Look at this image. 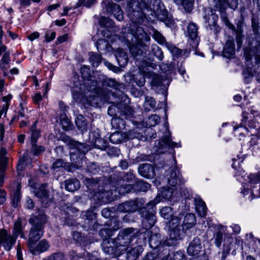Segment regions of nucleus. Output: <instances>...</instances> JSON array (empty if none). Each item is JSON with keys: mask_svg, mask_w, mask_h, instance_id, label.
Returning a JSON list of instances; mask_svg holds the SVG:
<instances>
[{"mask_svg": "<svg viewBox=\"0 0 260 260\" xmlns=\"http://www.w3.org/2000/svg\"><path fill=\"white\" fill-rule=\"evenodd\" d=\"M160 201V196H157L155 198L149 202L146 207H143L145 201L142 199H136L125 202L118 206V210L123 212H135L140 209V214L144 218L143 223L146 229L151 228L156 221L155 216L156 211L155 206Z\"/></svg>", "mask_w": 260, "mask_h": 260, "instance_id": "1", "label": "nucleus"}, {"mask_svg": "<svg viewBox=\"0 0 260 260\" xmlns=\"http://www.w3.org/2000/svg\"><path fill=\"white\" fill-rule=\"evenodd\" d=\"M128 0L127 12L128 17L133 21L140 22L145 17L143 10H150L153 11L158 18L163 20L166 17V12L161 11L160 1L154 0Z\"/></svg>", "mask_w": 260, "mask_h": 260, "instance_id": "2", "label": "nucleus"}, {"mask_svg": "<svg viewBox=\"0 0 260 260\" xmlns=\"http://www.w3.org/2000/svg\"><path fill=\"white\" fill-rule=\"evenodd\" d=\"M142 19L140 20V22H136L131 19L134 23L133 26H131V28H124L122 32L123 37L129 44H132L129 46V50L134 57H137L142 53V51L139 48L138 46L143 48L146 47V43L150 40L149 36L143 29L135 24L141 23Z\"/></svg>", "mask_w": 260, "mask_h": 260, "instance_id": "3", "label": "nucleus"}, {"mask_svg": "<svg viewBox=\"0 0 260 260\" xmlns=\"http://www.w3.org/2000/svg\"><path fill=\"white\" fill-rule=\"evenodd\" d=\"M246 42L247 45L244 48L243 53L247 66L250 67L260 61V37L251 35L246 39Z\"/></svg>", "mask_w": 260, "mask_h": 260, "instance_id": "4", "label": "nucleus"}, {"mask_svg": "<svg viewBox=\"0 0 260 260\" xmlns=\"http://www.w3.org/2000/svg\"><path fill=\"white\" fill-rule=\"evenodd\" d=\"M66 141L70 150V158L72 164L77 168L80 167L84 155L91 149L90 146L72 140L69 137H66Z\"/></svg>", "mask_w": 260, "mask_h": 260, "instance_id": "5", "label": "nucleus"}, {"mask_svg": "<svg viewBox=\"0 0 260 260\" xmlns=\"http://www.w3.org/2000/svg\"><path fill=\"white\" fill-rule=\"evenodd\" d=\"M47 220L46 216L44 214L41 215L40 217L34 216L29 220V223L31 224L27 240L28 248L36 243L43 235V226Z\"/></svg>", "mask_w": 260, "mask_h": 260, "instance_id": "6", "label": "nucleus"}, {"mask_svg": "<svg viewBox=\"0 0 260 260\" xmlns=\"http://www.w3.org/2000/svg\"><path fill=\"white\" fill-rule=\"evenodd\" d=\"M166 177L168 183L171 186H179L184 182L176 167L171 168L166 174Z\"/></svg>", "mask_w": 260, "mask_h": 260, "instance_id": "7", "label": "nucleus"}, {"mask_svg": "<svg viewBox=\"0 0 260 260\" xmlns=\"http://www.w3.org/2000/svg\"><path fill=\"white\" fill-rule=\"evenodd\" d=\"M16 240L12 235H9L6 230L2 229L0 230V245L5 250L10 251L15 244Z\"/></svg>", "mask_w": 260, "mask_h": 260, "instance_id": "8", "label": "nucleus"}, {"mask_svg": "<svg viewBox=\"0 0 260 260\" xmlns=\"http://www.w3.org/2000/svg\"><path fill=\"white\" fill-rule=\"evenodd\" d=\"M213 9L212 8H208L205 9V15L204 19L206 23L207 24L208 27L210 29H214L215 31H218V26L217 25V21L218 20V16L215 14V11H218L216 8Z\"/></svg>", "mask_w": 260, "mask_h": 260, "instance_id": "9", "label": "nucleus"}, {"mask_svg": "<svg viewBox=\"0 0 260 260\" xmlns=\"http://www.w3.org/2000/svg\"><path fill=\"white\" fill-rule=\"evenodd\" d=\"M134 228H126L121 231L118 236L120 244L123 247L129 244L134 237Z\"/></svg>", "mask_w": 260, "mask_h": 260, "instance_id": "10", "label": "nucleus"}, {"mask_svg": "<svg viewBox=\"0 0 260 260\" xmlns=\"http://www.w3.org/2000/svg\"><path fill=\"white\" fill-rule=\"evenodd\" d=\"M213 6L221 13L228 6L235 9L238 6V0H212Z\"/></svg>", "mask_w": 260, "mask_h": 260, "instance_id": "11", "label": "nucleus"}, {"mask_svg": "<svg viewBox=\"0 0 260 260\" xmlns=\"http://www.w3.org/2000/svg\"><path fill=\"white\" fill-rule=\"evenodd\" d=\"M50 247L49 242L45 239L41 240L37 246L32 245L28 247L30 252L33 254H38L47 251Z\"/></svg>", "mask_w": 260, "mask_h": 260, "instance_id": "12", "label": "nucleus"}, {"mask_svg": "<svg viewBox=\"0 0 260 260\" xmlns=\"http://www.w3.org/2000/svg\"><path fill=\"white\" fill-rule=\"evenodd\" d=\"M25 224H23L22 220L21 218H18L14 223V226L12 231V235L15 237L16 240L19 235L21 238L26 239L25 234L23 232Z\"/></svg>", "mask_w": 260, "mask_h": 260, "instance_id": "13", "label": "nucleus"}, {"mask_svg": "<svg viewBox=\"0 0 260 260\" xmlns=\"http://www.w3.org/2000/svg\"><path fill=\"white\" fill-rule=\"evenodd\" d=\"M198 27L194 23L189 24L187 27V32L189 38L192 40V46L196 48L199 44V39L198 38Z\"/></svg>", "mask_w": 260, "mask_h": 260, "instance_id": "14", "label": "nucleus"}, {"mask_svg": "<svg viewBox=\"0 0 260 260\" xmlns=\"http://www.w3.org/2000/svg\"><path fill=\"white\" fill-rule=\"evenodd\" d=\"M202 247L199 238H195L189 243L187 248V253L191 256L198 255L201 251Z\"/></svg>", "mask_w": 260, "mask_h": 260, "instance_id": "15", "label": "nucleus"}, {"mask_svg": "<svg viewBox=\"0 0 260 260\" xmlns=\"http://www.w3.org/2000/svg\"><path fill=\"white\" fill-rule=\"evenodd\" d=\"M138 171L141 176L147 178H153L155 175L154 169L149 164L141 165L139 167Z\"/></svg>", "mask_w": 260, "mask_h": 260, "instance_id": "16", "label": "nucleus"}, {"mask_svg": "<svg viewBox=\"0 0 260 260\" xmlns=\"http://www.w3.org/2000/svg\"><path fill=\"white\" fill-rule=\"evenodd\" d=\"M235 54V44L233 38L226 41L223 50V55L225 57L232 58Z\"/></svg>", "mask_w": 260, "mask_h": 260, "instance_id": "17", "label": "nucleus"}, {"mask_svg": "<svg viewBox=\"0 0 260 260\" xmlns=\"http://www.w3.org/2000/svg\"><path fill=\"white\" fill-rule=\"evenodd\" d=\"M107 10L111 12L114 17L118 21H121L123 19V12L120 6L115 3H109L107 5Z\"/></svg>", "mask_w": 260, "mask_h": 260, "instance_id": "18", "label": "nucleus"}, {"mask_svg": "<svg viewBox=\"0 0 260 260\" xmlns=\"http://www.w3.org/2000/svg\"><path fill=\"white\" fill-rule=\"evenodd\" d=\"M120 66L124 67L127 63L128 57L126 53L121 49H118L115 55Z\"/></svg>", "mask_w": 260, "mask_h": 260, "instance_id": "19", "label": "nucleus"}, {"mask_svg": "<svg viewBox=\"0 0 260 260\" xmlns=\"http://www.w3.org/2000/svg\"><path fill=\"white\" fill-rule=\"evenodd\" d=\"M65 188L69 191L73 192L78 189L80 183L77 179H69L64 181Z\"/></svg>", "mask_w": 260, "mask_h": 260, "instance_id": "20", "label": "nucleus"}, {"mask_svg": "<svg viewBox=\"0 0 260 260\" xmlns=\"http://www.w3.org/2000/svg\"><path fill=\"white\" fill-rule=\"evenodd\" d=\"M126 135L124 133L117 131L112 134L110 137V141L113 144H119L123 141L126 140Z\"/></svg>", "mask_w": 260, "mask_h": 260, "instance_id": "21", "label": "nucleus"}, {"mask_svg": "<svg viewBox=\"0 0 260 260\" xmlns=\"http://www.w3.org/2000/svg\"><path fill=\"white\" fill-rule=\"evenodd\" d=\"M196 209L200 217H204L207 213V207L205 203L201 199L195 200Z\"/></svg>", "mask_w": 260, "mask_h": 260, "instance_id": "22", "label": "nucleus"}, {"mask_svg": "<svg viewBox=\"0 0 260 260\" xmlns=\"http://www.w3.org/2000/svg\"><path fill=\"white\" fill-rule=\"evenodd\" d=\"M184 234V227L178 228L176 229L169 231L170 238L172 240H180Z\"/></svg>", "mask_w": 260, "mask_h": 260, "instance_id": "23", "label": "nucleus"}, {"mask_svg": "<svg viewBox=\"0 0 260 260\" xmlns=\"http://www.w3.org/2000/svg\"><path fill=\"white\" fill-rule=\"evenodd\" d=\"M196 219L195 215L193 213H189L185 215L183 225L186 226V229H188L192 227L196 223Z\"/></svg>", "mask_w": 260, "mask_h": 260, "instance_id": "24", "label": "nucleus"}, {"mask_svg": "<svg viewBox=\"0 0 260 260\" xmlns=\"http://www.w3.org/2000/svg\"><path fill=\"white\" fill-rule=\"evenodd\" d=\"M111 124L115 129H122L124 128L125 123L122 118L114 117L111 120Z\"/></svg>", "mask_w": 260, "mask_h": 260, "instance_id": "25", "label": "nucleus"}, {"mask_svg": "<svg viewBox=\"0 0 260 260\" xmlns=\"http://www.w3.org/2000/svg\"><path fill=\"white\" fill-rule=\"evenodd\" d=\"M16 188L14 192V195L13 197V205L14 207H16L18 203L20 201L21 199V194H20V189L21 186L20 184L19 183H16Z\"/></svg>", "mask_w": 260, "mask_h": 260, "instance_id": "26", "label": "nucleus"}, {"mask_svg": "<svg viewBox=\"0 0 260 260\" xmlns=\"http://www.w3.org/2000/svg\"><path fill=\"white\" fill-rule=\"evenodd\" d=\"M72 96L73 99L76 101V102L78 103H82L83 104H85L86 102H87L86 96L84 95L83 93H81L80 92L74 89L73 90Z\"/></svg>", "mask_w": 260, "mask_h": 260, "instance_id": "27", "label": "nucleus"}, {"mask_svg": "<svg viewBox=\"0 0 260 260\" xmlns=\"http://www.w3.org/2000/svg\"><path fill=\"white\" fill-rule=\"evenodd\" d=\"M161 243L160 236L159 234H154L149 238L150 246L153 248H157Z\"/></svg>", "mask_w": 260, "mask_h": 260, "instance_id": "28", "label": "nucleus"}, {"mask_svg": "<svg viewBox=\"0 0 260 260\" xmlns=\"http://www.w3.org/2000/svg\"><path fill=\"white\" fill-rule=\"evenodd\" d=\"M151 53L159 60H162L164 58L163 52L161 49L155 44L152 45L151 47Z\"/></svg>", "mask_w": 260, "mask_h": 260, "instance_id": "29", "label": "nucleus"}, {"mask_svg": "<svg viewBox=\"0 0 260 260\" xmlns=\"http://www.w3.org/2000/svg\"><path fill=\"white\" fill-rule=\"evenodd\" d=\"M31 145H35L38 139L40 136V132L36 129V122L31 127Z\"/></svg>", "mask_w": 260, "mask_h": 260, "instance_id": "30", "label": "nucleus"}, {"mask_svg": "<svg viewBox=\"0 0 260 260\" xmlns=\"http://www.w3.org/2000/svg\"><path fill=\"white\" fill-rule=\"evenodd\" d=\"M133 187L131 184L122 185L116 188L115 192H117L120 195H123L132 191Z\"/></svg>", "mask_w": 260, "mask_h": 260, "instance_id": "31", "label": "nucleus"}, {"mask_svg": "<svg viewBox=\"0 0 260 260\" xmlns=\"http://www.w3.org/2000/svg\"><path fill=\"white\" fill-rule=\"evenodd\" d=\"M180 219L177 217H173L170 221L168 223L169 230L171 231L172 230L176 229L178 228H183V225H180Z\"/></svg>", "mask_w": 260, "mask_h": 260, "instance_id": "32", "label": "nucleus"}, {"mask_svg": "<svg viewBox=\"0 0 260 260\" xmlns=\"http://www.w3.org/2000/svg\"><path fill=\"white\" fill-rule=\"evenodd\" d=\"M156 105L155 100L151 97H147L144 104V107L146 111L154 109Z\"/></svg>", "mask_w": 260, "mask_h": 260, "instance_id": "33", "label": "nucleus"}, {"mask_svg": "<svg viewBox=\"0 0 260 260\" xmlns=\"http://www.w3.org/2000/svg\"><path fill=\"white\" fill-rule=\"evenodd\" d=\"M89 61L93 67H97L101 62V56L96 53H92Z\"/></svg>", "mask_w": 260, "mask_h": 260, "instance_id": "34", "label": "nucleus"}, {"mask_svg": "<svg viewBox=\"0 0 260 260\" xmlns=\"http://www.w3.org/2000/svg\"><path fill=\"white\" fill-rule=\"evenodd\" d=\"M140 72L136 76L135 79L138 86H142L145 83V77L146 75L145 74V71H142L141 69H140Z\"/></svg>", "mask_w": 260, "mask_h": 260, "instance_id": "35", "label": "nucleus"}, {"mask_svg": "<svg viewBox=\"0 0 260 260\" xmlns=\"http://www.w3.org/2000/svg\"><path fill=\"white\" fill-rule=\"evenodd\" d=\"M35 194L36 197L40 198H47L48 196V191L44 186H41L36 189L35 191Z\"/></svg>", "mask_w": 260, "mask_h": 260, "instance_id": "36", "label": "nucleus"}, {"mask_svg": "<svg viewBox=\"0 0 260 260\" xmlns=\"http://www.w3.org/2000/svg\"><path fill=\"white\" fill-rule=\"evenodd\" d=\"M160 213L164 218L168 219L172 216V208L170 207H163L161 209Z\"/></svg>", "mask_w": 260, "mask_h": 260, "instance_id": "37", "label": "nucleus"}, {"mask_svg": "<svg viewBox=\"0 0 260 260\" xmlns=\"http://www.w3.org/2000/svg\"><path fill=\"white\" fill-rule=\"evenodd\" d=\"M160 146H163L166 145L170 147H180V145L178 143H175L171 141L169 137L166 136L164 138L161 142H160Z\"/></svg>", "mask_w": 260, "mask_h": 260, "instance_id": "38", "label": "nucleus"}, {"mask_svg": "<svg viewBox=\"0 0 260 260\" xmlns=\"http://www.w3.org/2000/svg\"><path fill=\"white\" fill-rule=\"evenodd\" d=\"M29 162H30V161L29 160V158H28V153L27 152L24 153L23 154L22 156L20 158V160H19V163L18 165V167L20 168V169H22L23 168V166L24 165H27Z\"/></svg>", "mask_w": 260, "mask_h": 260, "instance_id": "39", "label": "nucleus"}, {"mask_svg": "<svg viewBox=\"0 0 260 260\" xmlns=\"http://www.w3.org/2000/svg\"><path fill=\"white\" fill-rule=\"evenodd\" d=\"M173 191L172 188L163 187L161 191V194L163 198L170 199L173 196Z\"/></svg>", "mask_w": 260, "mask_h": 260, "instance_id": "40", "label": "nucleus"}, {"mask_svg": "<svg viewBox=\"0 0 260 260\" xmlns=\"http://www.w3.org/2000/svg\"><path fill=\"white\" fill-rule=\"evenodd\" d=\"M76 124L79 129L83 130L86 125L84 118L82 115H79L75 121Z\"/></svg>", "mask_w": 260, "mask_h": 260, "instance_id": "41", "label": "nucleus"}, {"mask_svg": "<svg viewBox=\"0 0 260 260\" xmlns=\"http://www.w3.org/2000/svg\"><path fill=\"white\" fill-rule=\"evenodd\" d=\"M160 121V117L157 115H152L149 117L148 123L150 126H154Z\"/></svg>", "mask_w": 260, "mask_h": 260, "instance_id": "42", "label": "nucleus"}, {"mask_svg": "<svg viewBox=\"0 0 260 260\" xmlns=\"http://www.w3.org/2000/svg\"><path fill=\"white\" fill-rule=\"evenodd\" d=\"M166 46L173 55L178 56L182 53V50L178 49L172 44L166 43Z\"/></svg>", "mask_w": 260, "mask_h": 260, "instance_id": "43", "label": "nucleus"}, {"mask_svg": "<svg viewBox=\"0 0 260 260\" xmlns=\"http://www.w3.org/2000/svg\"><path fill=\"white\" fill-rule=\"evenodd\" d=\"M152 37L159 44H162L165 43L166 42L164 37L157 30H154Z\"/></svg>", "mask_w": 260, "mask_h": 260, "instance_id": "44", "label": "nucleus"}, {"mask_svg": "<svg viewBox=\"0 0 260 260\" xmlns=\"http://www.w3.org/2000/svg\"><path fill=\"white\" fill-rule=\"evenodd\" d=\"M137 186L139 187L140 191L144 192L147 191L151 187L150 184L141 180L137 182Z\"/></svg>", "mask_w": 260, "mask_h": 260, "instance_id": "45", "label": "nucleus"}, {"mask_svg": "<svg viewBox=\"0 0 260 260\" xmlns=\"http://www.w3.org/2000/svg\"><path fill=\"white\" fill-rule=\"evenodd\" d=\"M45 150V148L43 146H37L36 144L35 145H32L31 151L34 155L36 156L40 155Z\"/></svg>", "mask_w": 260, "mask_h": 260, "instance_id": "46", "label": "nucleus"}, {"mask_svg": "<svg viewBox=\"0 0 260 260\" xmlns=\"http://www.w3.org/2000/svg\"><path fill=\"white\" fill-rule=\"evenodd\" d=\"M99 23L100 25L107 27H110L112 24L111 20L104 16H102L100 18Z\"/></svg>", "mask_w": 260, "mask_h": 260, "instance_id": "47", "label": "nucleus"}, {"mask_svg": "<svg viewBox=\"0 0 260 260\" xmlns=\"http://www.w3.org/2000/svg\"><path fill=\"white\" fill-rule=\"evenodd\" d=\"M105 84L110 87L117 89L120 86V84L115 79L109 78L105 80Z\"/></svg>", "mask_w": 260, "mask_h": 260, "instance_id": "48", "label": "nucleus"}, {"mask_svg": "<svg viewBox=\"0 0 260 260\" xmlns=\"http://www.w3.org/2000/svg\"><path fill=\"white\" fill-rule=\"evenodd\" d=\"M249 182L252 184H255L259 182L260 180V174H251L249 177Z\"/></svg>", "mask_w": 260, "mask_h": 260, "instance_id": "49", "label": "nucleus"}, {"mask_svg": "<svg viewBox=\"0 0 260 260\" xmlns=\"http://www.w3.org/2000/svg\"><path fill=\"white\" fill-rule=\"evenodd\" d=\"M243 24V22L242 20L239 21L238 22V23H237V29H236L235 26L233 24L230 23L229 22L228 23V25L229 26V27L230 29H232L233 30H235V32L239 31H240L241 32H243V29H242Z\"/></svg>", "mask_w": 260, "mask_h": 260, "instance_id": "50", "label": "nucleus"}, {"mask_svg": "<svg viewBox=\"0 0 260 260\" xmlns=\"http://www.w3.org/2000/svg\"><path fill=\"white\" fill-rule=\"evenodd\" d=\"M50 260H66L64 254L61 252L55 253L49 256Z\"/></svg>", "mask_w": 260, "mask_h": 260, "instance_id": "51", "label": "nucleus"}, {"mask_svg": "<svg viewBox=\"0 0 260 260\" xmlns=\"http://www.w3.org/2000/svg\"><path fill=\"white\" fill-rule=\"evenodd\" d=\"M108 45V42L105 39H100L96 42V47L99 50H104L106 49Z\"/></svg>", "mask_w": 260, "mask_h": 260, "instance_id": "52", "label": "nucleus"}, {"mask_svg": "<svg viewBox=\"0 0 260 260\" xmlns=\"http://www.w3.org/2000/svg\"><path fill=\"white\" fill-rule=\"evenodd\" d=\"M236 40L238 48H240L243 43V32L240 31L236 32Z\"/></svg>", "mask_w": 260, "mask_h": 260, "instance_id": "53", "label": "nucleus"}, {"mask_svg": "<svg viewBox=\"0 0 260 260\" xmlns=\"http://www.w3.org/2000/svg\"><path fill=\"white\" fill-rule=\"evenodd\" d=\"M194 0H180V3L187 11L191 10Z\"/></svg>", "mask_w": 260, "mask_h": 260, "instance_id": "54", "label": "nucleus"}, {"mask_svg": "<svg viewBox=\"0 0 260 260\" xmlns=\"http://www.w3.org/2000/svg\"><path fill=\"white\" fill-rule=\"evenodd\" d=\"M84 216L86 217V220L87 221L86 222V223L89 224L90 221L92 222V220L95 218V214L91 211H87L85 213V214L84 215Z\"/></svg>", "mask_w": 260, "mask_h": 260, "instance_id": "55", "label": "nucleus"}, {"mask_svg": "<svg viewBox=\"0 0 260 260\" xmlns=\"http://www.w3.org/2000/svg\"><path fill=\"white\" fill-rule=\"evenodd\" d=\"M64 163L61 159H56L53 164L51 168L53 170L59 169L64 167Z\"/></svg>", "mask_w": 260, "mask_h": 260, "instance_id": "56", "label": "nucleus"}, {"mask_svg": "<svg viewBox=\"0 0 260 260\" xmlns=\"http://www.w3.org/2000/svg\"><path fill=\"white\" fill-rule=\"evenodd\" d=\"M45 38L47 42H50L55 38V32L51 30H47L45 34Z\"/></svg>", "mask_w": 260, "mask_h": 260, "instance_id": "57", "label": "nucleus"}, {"mask_svg": "<svg viewBox=\"0 0 260 260\" xmlns=\"http://www.w3.org/2000/svg\"><path fill=\"white\" fill-rule=\"evenodd\" d=\"M223 234L221 232H218L216 234L215 243L216 246L220 247L222 241Z\"/></svg>", "mask_w": 260, "mask_h": 260, "instance_id": "58", "label": "nucleus"}, {"mask_svg": "<svg viewBox=\"0 0 260 260\" xmlns=\"http://www.w3.org/2000/svg\"><path fill=\"white\" fill-rule=\"evenodd\" d=\"M126 135V140L138 138L139 134L135 130L129 131L127 133H124Z\"/></svg>", "mask_w": 260, "mask_h": 260, "instance_id": "59", "label": "nucleus"}, {"mask_svg": "<svg viewBox=\"0 0 260 260\" xmlns=\"http://www.w3.org/2000/svg\"><path fill=\"white\" fill-rule=\"evenodd\" d=\"M7 157L0 158V171L5 172L7 166Z\"/></svg>", "mask_w": 260, "mask_h": 260, "instance_id": "60", "label": "nucleus"}, {"mask_svg": "<svg viewBox=\"0 0 260 260\" xmlns=\"http://www.w3.org/2000/svg\"><path fill=\"white\" fill-rule=\"evenodd\" d=\"M254 124L253 128H257L260 134V114H258L252 122Z\"/></svg>", "mask_w": 260, "mask_h": 260, "instance_id": "61", "label": "nucleus"}, {"mask_svg": "<svg viewBox=\"0 0 260 260\" xmlns=\"http://www.w3.org/2000/svg\"><path fill=\"white\" fill-rule=\"evenodd\" d=\"M42 96L40 92L36 93L33 96V102L36 104H39L40 102L42 101Z\"/></svg>", "mask_w": 260, "mask_h": 260, "instance_id": "62", "label": "nucleus"}, {"mask_svg": "<svg viewBox=\"0 0 260 260\" xmlns=\"http://www.w3.org/2000/svg\"><path fill=\"white\" fill-rule=\"evenodd\" d=\"M173 257L174 260H185L184 255L181 252H176Z\"/></svg>", "mask_w": 260, "mask_h": 260, "instance_id": "63", "label": "nucleus"}, {"mask_svg": "<svg viewBox=\"0 0 260 260\" xmlns=\"http://www.w3.org/2000/svg\"><path fill=\"white\" fill-rule=\"evenodd\" d=\"M160 83L161 82L158 77L157 75H155L151 81L152 86L158 87L160 85Z\"/></svg>", "mask_w": 260, "mask_h": 260, "instance_id": "64", "label": "nucleus"}]
</instances>
